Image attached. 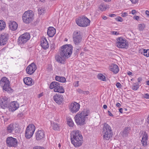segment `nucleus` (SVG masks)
Masks as SVG:
<instances>
[{
    "mask_svg": "<svg viewBox=\"0 0 149 149\" xmlns=\"http://www.w3.org/2000/svg\"><path fill=\"white\" fill-rule=\"evenodd\" d=\"M60 55L56 57L57 61L61 63H63L64 60L68 58L71 55L72 50V46L70 45H65L61 47Z\"/></svg>",
    "mask_w": 149,
    "mask_h": 149,
    "instance_id": "f257e3e1",
    "label": "nucleus"
},
{
    "mask_svg": "<svg viewBox=\"0 0 149 149\" xmlns=\"http://www.w3.org/2000/svg\"><path fill=\"white\" fill-rule=\"evenodd\" d=\"M70 140L72 144L76 147L80 146L83 143V136L78 130L72 131L70 134Z\"/></svg>",
    "mask_w": 149,
    "mask_h": 149,
    "instance_id": "f03ea898",
    "label": "nucleus"
},
{
    "mask_svg": "<svg viewBox=\"0 0 149 149\" xmlns=\"http://www.w3.org/2000/svg\"><path fill=\"white\" fill-rule=\"evenodd\" d=\"M89 113L88 110L84 109L81 113L79 112L77 113L74 117L77 124L80 125L85 124L86 116L88 115Z\"/></svg>",
    "mask_w": 149,
    "mask_h": 149,
    "instance_id": "7ed1b4c3",
    "label": "nucleus"
},
{
    "mask_svg": "<svg viewBox=\"0 0 149 149\" xmlns=\"http://www.w3.org/2000/svg\"><path fill=\"white\" fill-rule=\"evenodd\" d=\"M102 134L103 138L105 140H109L112 136V131L111 127L107 123L103 125Z\"/></svg>",
    "mask_w": 149,
    "mask_h": 149,
    "instance_id": "20e7f679",
    "label": "nucleus"
},
{
    "mask_svg": "<svg viewBox=\"0 0 149 149\" xmlns=\"http://www.w3.org/2000/svg\"><path fill=\"white\" fill-rule=\"evenodd\" d=\"M76 22L79 26L86 27L90 25V21L86 17L83 16L77 18Z\"/></svg>",
    "mask_w": 149,
    "mask_h": 149,
    "instance_id": "39448f33",
    "label": "nucleus"
},
{
    "mask_svg": "<svg viewBox=\"0 0 149 149\" xmlns=\"http://www.w3.org/2000/svg\"><path fill=\"white\" fill-rule=\"evenodd\" d=\"M33 14L31 10L25 11L22 15V19L26 23H29L33 20Z\"/></svg>",
    "mask_w": 149,
    "mask_h": 149,
    "instance_id": "423d86ee",
    "label": "nucleus"
},
{
    "mask_svg": "<svg viewBox=\"0 0 149 149\" xmlns=\"http://www.w3.org/2000/svg\"><path fill=\"white\" fill-rule=\"evenodd\" d=\"M29 33L26 32L21 35L18 38L17 42L19 45L26 43L30 38Z\"/></svg>",
    "mask_w": 149,
    "mask_h": 149,
    "instance_id": "0eeeda50",
    "label": "nucleus"
},
{
    "mask_svg": "<svg viewBox=\"0 0 149 149\" xmlns=\"http://www.w3.org/2000/svg\"><path fill=\"white\" fill-rule=\"evenodd\" d=\"M35 129V126L33 124L29 125L27 127L25 133V136L27 139H30L33 136Z\"/></svg>",
    "mask_w": 149,
    "mask_h": 149,
    "instance_id": "6e6552de",
    "label": "nucleus"
},
{
    "mask_svg": "<svg viewBox=\"0 0 149 149\" xmlns=\"http://www.w3.org/2000/svg\"><path fill=\"white\" fill-rule=\"evenodd\" d=\"M73 42L75 45H78L81 42L82 37L80 31H74L73 35Z\"/></svg>",
    "mask_w": 149,
    "mask_h": 149,
    "instance_id": "1a4fd4ad",
    "label": "nucleus"
},
{
    "mask_svg": "<svg viewBox=\"0 0 149 149\" xmlns=\"http://www.w3.org/2000/svg\"><path fill=\"white\" fill-rule=\"evenodd\" d=\"M117 40V42L116 43V45L117 47L121 48L128 47V44L126 40L122 37L118 38Z\"/></svg>",
    "mask_w": 149,
    "mask_h": 149,
    "instance_id": "9d476101",
    "label": "nucleus"
},
{
    "mask_svg": "<svg viewBox=\"0 0 149 149\" xmlns=\"http://www.w3.org/2000/svg\"><path fill=\"white\" fill-rule=\"evenodd\" d=\"M7 145L9 147H16L17 146V141L16 139L12 137H8L6 140Z\"/></svg>",
    "mask_w": 149,
    "mask_h": 149,
    "instance_id": "9b49d317",
    "label": "nucleus"
},
{
    "mask_svg": "<svg viewBox=\"0 0 149 149\" xmlns=\"http://www.w3.org/2000/svg\"><path fill=\"white\" fill-rule=\"evenodd\" d=\"M9 99L6 96L0 99V107L3 109L8 108L9 103Z\"/></svg>",
    "mask_w": 149,
    "mask_h": 149,
    "instance_id": "f8f14e48",
    "label": "nucleus"
},
{
    "mask_svg": "<svg viewBox=\"0 0 149 149\" xmlns=\"http://www.w3.org/2000/svg\"><path fill=\"white\" fill-rule=\"evenodd\" d=\"M80 105L76 102H74L71 104L69 106V109L72 113H76L78 111L80 108Z\"/></svg>",
    "mask_w": 149,
    "mask_h": 149,
    "instance_id": "ddd939ff",
    "label": "nucleus"
},
{
    "mask_svg": "<svg viewBox=\"0 0 149 149\" xmlns=\"http://www.w3.org/2000/svg\"><path fill=\"white\" fill-rule=\"evenodd\" d=\"M36 69V65L33 63L26 67V71L27 73L29 74H32L35 72Z\"/></svg>",
    "mask_w": 149,
    "mask_h": 149,
    "instance_id": "4468645a",
    "label": "nucleus"
},
{
    "mask_svg": "<svg viewBox=\"0 0 149 149\" xmlns=\"http://www.w3.org/2000/svg\"><path fill=\"white\" fill-rule=\"evenodd\" d=\"M17 128V125L16 124L11 123L7 127V132L9 133H16Z\"/></svg>",
    "mask_w": 149,
    "mask_h": 149,
    "instance_id": "2eb2a0df",
    "label": "nucleus"
},
{
    "mask_svg": "<svg viewBox=\"0 0 149 149\" xmlns=\"http://www.w3.org/2000/svg\"><path fill=\"white\" fill-rule=\"evenodd\" d=\"M35 135L37 141L43 140L45 136L44 132L43 130H38L36 132Z\"/></svg>",
    "mask_w": 149,
    "mask_h": 149,
    "instance_id": "dca6fc26",
    "label": "nucleus"
},
{
    "mask_svg": "<svg viewBox=\"0 0 149 149\" xmlns=\"http://www.w3.org/2000/svg\"><path fill=\"white\" fill-rule=\"evenodd\" d=\"M54 101L58 104H60L63 101V97L59 93L56 94L53 97Z\"/></svg>",
    "mask_w": 149,
    "mask_h": 149,
    "instance_id": "f3484780",
    "label": "nucleus"
},
{
    "mask_svg": "<svg viewBox=\"0 0 149 149\" xmlns=\"http://www.w3.org/2000/svg\"><path fill=\"white\" fill-rule=\"evenodd\" d=\"M8 39V35L7 34H3L0 35V45L6 44Z\"/></svg>",
    "mask_w": 149,
    "mask_h": 149,
    "instance_id": "a211bd4d",
    "label": "nucleus"
},
{
    "mask_svg": "<svg viewBox=\"0 0 149 149\" xmlns=\"http://www.w3.org/2000/svg\"><path fill=\"white\" fill-rule=\"evenodd\" d=\"M19 107V104L15 102H12L8 105V108L10 111H13L17 109Z\"/></svg>",
    "mask_w": 149,
    "mask_h": 149,
    "instance_id": "6ab92c4d",
    "label": "nucleus"
},
{
    "mask_svg": "<svg viewBox=\"0 0 149 149\" xmlns=\"http://www.w3.org/2000/svg\"><path fill=\"white\" fill-rule=\"evenodd\" d=\"M141 137H142L141 141L143 145L144 146H146L147 145L148 141V134L145 131H143L142 132Z\"/></svg>",
    "mask_w": 149,
    "mask_h": 149,
    "instance_id": "aec40b11",
    "label": "nucleus"
},
{
    "mask_svg": "<svg viewBox=\"0 0 149 149\" xmlns=\"http://www.w3.org/2000/svg\"><path fill=\"white\" fill-rule=\"evenodd\" d=\"M9 26L10 29L12 31H15L18 27L17 23L14 21H10L9 22Z\"/></svg>",
    "mask_w": 149,
    "mask_h": 149,
    "instance_id": "412c9836",
    "label": "nucleus"
},
{
    "mask_svg": "<svg viewBox=\"0 0 149 149\" xmlns=\"http://www.w3.org/2000/svg\"><path fill=\"white\" fill-rule=\"evenodd\" d=\"M41 46L44 49H46L48 48L49 45L45 38H43L41 41Z\"/></svg>",
    "mask_w": 149,
    "mask_h": 149,
    "instance_id": "4be33fe9",
    "label": "nucleus"
},
{
    "mask_svg": "<svg viewBox=\"0 0 149 149\" xmlns=\"http://www.w3.org/2000/svg\"><path fill=\"white\" fill-rule=\"evenodd\" d=\"M55 29L52 27H49L47 31V35L50 37L54 36L55 33Z\"/></svg>",
    "mask_w": 149,
    "mask_h": 149,
    "instance_id": "5701e85b",
    "label": "nucleus"
},
{
    "mask_svg": "<svg viewBox=\"0 0 149 149\" xmlns=\"http://www.w3.org/2000/svg\"><path fill=\"white\" fill-rule=\"evenodd\" d=\"M110 70L115 74L117 73L119 71L118 66L115 64H113L110 66Z\"/></svg>",
    "mask_w": 149,
    "mask_h": 149,
    "instance_id": "b1692460",
    "label": "nucleus"
},
{
    "mask_svg": "<svg viewBox=\"0 0 149 149\" xmlns=\"http://www.w3.org/2000/svg\"><path fill=\"white\" fill-rule=\"evenodd\" d=\"M23 81L24 83L27 85L31 86L34 84L32 79L29 77H26L24 78Z\"/></svg>",
    "mask_w": 149,
    "mask_h": 149,
    "instance_id": "393cba45",
    "label": "nucleus"
},
{
    "mask_svg": "<svg viewBox=\"0 0 149 149\" xmlns=\"http://www.w3.org/2000/svg\"><path fill=\"white\" fill-rule=\"evenodd\" d=\"M54 92L61 93H63L65 92L64 88L62 86H60V85H59L56 88H54Z\"/></svg>",
    "mask_w": 149,
    "mask_h": 149,
    "instance_id": "a878e982",
    "label": "nucleus"
},
{
    "mask_svg": "<svg viewBox=\"0 0 149 149\" xmlns=\"http://www.w3.org/2000/svg\"><path fill=\"white\" fill-rule=\"evenodd\" d=\"M2 87H3V90L7 92L10 91V90H12V89L10 87V83L9 84H5L4 85H3L2 86H1Z\"/></svg>",
    "mask_w": 149,
    "mask_h": 149,
    "instance_id": "bb28decb",
    "label": "nucleus"
},
{
    "mask_svg": "<svg viewBox=\"0 0 149 149\" xmlns=\"http://www.w3.org/2000/svg\"><path fill=\"white\" fill-rule=\"evenodd\" d=\"M10 81L8 78L6 77L2 78L0 81V85L1 86H2L3 85H4L5 84H9Z\"/></svg>",
    "mask_w": 149,
    "mask_h": 149,
    "instance_id": "cd10ccee",
    "label": "nucleus"
},
{
    "mask_svg": "<svg viewBox=\"0 0 149 149\" xmlns=\"http://www.w3.org/2000/svg\"><path fill=\"white\" fill-rule=\"evenodd\" d=\"M55 80L61 82H65L66 81L65 78L63 77L56 76L55 78Z\"/></svg>",
    "mask_w": 149,
    "mask_h": 149,
    "instance_id": "c85d7f7f",
    "label": "nucleus"
},
{
    "mask_svg": "<svg viewBox=\"0 0 149 149\" xmlns=\"http://www.w3.org/2000/svg\"><path fill=\"white\" fill-rule=\"evenodd\" d=\"M60 85L59 82L56 81H53L52 82L49 86V88L51 89L56 88L57 86Z\"/></svg>",
    "mask_w": 149,
    "mask_h": 149,
    "instance_id": "c756f323",
    "label": "nucleus"
},
{
    "mask_svg": "<svg viewBox=\"0 0 149 149\" xmlns=\"http://www.w3.org/2000/svg\"><path fill=\"white\" fill-rule=\"evenodd\" d=\"M130 128L129 127H126L123 132V137H126L128 136V134L130 131Z\"/></svg>",
    "mask_w": 149,
    "mask_h": 149,
    "instance_id": "7c9ffc66",
    "label": "nucleus"
},
{
    "mask_svg": "<svg viewBox=\"0 0 149 149\" xmlns=\"http://www.w3.org/2000/svg\"><path fill=\"white\" fill-rule=\"evenodd\" d=\"M107 8V6L105 5L103 3H101L99 7V10L102 11L105 10Z\"/></svg>",
    "mask_w": 149,
    "mask_h": 149,
    "instance_id": "2f4dec72",
    "label": "nucleus"
},
{
    "mask_svg": "<svg viewBox=\"0 0 149 149\" xmlns=\"http://www.w3.org/2000/svg\"><path fill=\"white\" fill-rule=\"evenodd\" d=\"M6 27L5 22L2 20H0V31L4 29Z\"/></svg>",
    "mask_w": 149,
    "mask_h": 149,
    "instance_id": "473e14b6",
    "label": "nucleus"
},
{
    "mask_svg": "<svg viewBox=\"0 0 149 149\" xmlns=\"http://www.w3.org/2000/svg\"><path fill=\"white\" fill-rule=\"evenodd\" d=\"M67 124L70 127H73L74 125V123L72 120L70 118H68L67 119Z\"/></svg>",
    "mask_w": 149,
    "mask_h": 149,
    "instance_id": "72a5a7b5",
    "label": "nucleus"
},
{
    "mask_svg": "<svg viewBox=\"0 0 149 149\" xmlns=\"http://www.w3.org/2000/svg\"><path fill=\"white\" fill-rule=\"evenodd\" d=\"M97 77L99 79L102 81H106L105 77L102 74H99L97 76Z\"/></svg>",
    "mask_w": 149,
    "mask_h": 149,
    "instance_id": "f704fd0d",
    "label": "nucleus"
},
{
    "mask_svg": "<svg viewBox=\"0 0 149 149\" xmlns=\"http://www.w3.org/2000/svg\"><path fill=\"white\" fill-rule=\"evenodd\" d=\"M139 84L136 83H134L132 85V89L134 91L137 90L139 88Z\"/></svg>",
    "mask_w": 149,
    "mask_h": 149,
    "instance_id": "c9c22d12",
    "label": "nucleus"
},
{
    "mask_svg": "<svg viewBox=\"0 0 149 149\" xmlns=\"http://www.w3.org/2000/svg\"><path fill=\"white\" fill-rule=\"evenodd\" d=\"M146 25L144 24H139L138 25V29L140 31H143L145 28Z\"/></svg>",
    "mask_w": 149,
    "mask_h": 149,
    "instance_id": "e433bc0d",
    "label": "nucleus"
},
{
    "mask_svg": "<svg viewBox=\"0 0 149 149\" xmlns=\"http://www.w3.org/2000/svg\"><path fill=\"white\" fill-rule=\"evenodd\" d=\"M53 129L55 130H58L59 129L58 125L56 123H54L52 125Z\"/></svg>",
    "mask_w": 149,
    "mask_h": 149,
    "instance_id": "4c0bfd02",
    "label": "nucleus"
},
{
    "mask_svg": "<svg viewBox=\"0 0 149 149\" xmlns=\"http://www.w3.org/2000/svg\"><path fill=\"white\" fill-rule=\"evenodd\" d=\"M143 54L147 57L149 56V49H143Z\"/></svg>",
    "mask_w": 149,
    "mask_h": 149,
    "instance_id": "58836bf2",
    "label": "nucleus"
},
{
    "mask_svg": "<svg viewBox=\"0 0 149 149\" xmlns=\"http://www.w3.org/2000/svg\"><path fill=\"white\" fill-rule=\"evenodd\" d=\"M38 10L39 14L40 15H41L43 13H44V11H45V9L44 8L42 7L41 8L39 9Z\"/></svg>",
    "mask_w": 149,
    "mask_h": 149,
    "instance_id": "ea45409f",
    "label": "nucleus"
},
{
    "mask_svg": "<svg viewBox=\"0 0 149 149\" xmlns=\"http://www.w3.org/2000/svg\"><path fill=\"white\" fill-rule=\"evenodd\" d=\"M115 19L116 21H118L122 22L123 21V18L120 17H118Z\"/></svg>",
    "mask_w": 149,
    "mask_h": 149,
    "instance_id": "a19ab883",
    "label": "nucleus"
},
{
    "mask_svg": "<svg viewBox=\"0 0 149 149\" xmlns=\"http://www.w3.org/2000/svg\"><path fill=\"white\" fill-rule=\"evenodd\" d=\"M33 149H45L44 148L40 146H36L33 148Z\"/></svg>",
    "mask_w": 149,
    "mask_h": 149,
    "instance_id": "79ce46f5",
    "label": "nucleus"
},
{
    "mask_svg": "<svg viewBox=\"0 0 149 149\" xmlns=\"http://www.w3.org/2000/svg\"><path fill=\"white\" fill-rule=\"evenodd\" d=\"M116 86L118 88H120L121 87V84L119 82H117L116 84Z\"/></svg>",
    "mask_w": 149,
    "mask_h": 149,
    "instance_id": "37998d69",
    "label": "nucleus"
},
{
    "mask_svg": "<svg viewBox=\"0 0 149 149\" xmlns=\"http://www.w3.org/2000/svg\"><path fill=\"white\" fill-rule=\"evenodd\" d=\"M111 33L115 35H118L119 34V33L118 32L115 31H111Z\"/></svg>",
    "mask_w": 149,
    "mask_h": 149,
    "instance_id": "c03bdc74",
    "label": "nucleus"
},
{
    "mask_svg": "<svg viewBox=\"0 0 149 149\" xmlns=\"http://www.w3.org/2000/svg\"><path fill=\"white\" fill-rule=\"evenodd\" d=\"M133 3L135 4L139 2V0H130Z\"/></svg>",
    "mask_w": 149,
    "mask_h": 149,
    "instance_id": "a18cd8bd",
    "label": "nucleus"
},
{
    "mask_svg": "<svg viewBox=\"0 0 149 149\" xmlns=\"http://www.w3.org/2000/svg\"><path fill=\"white\" fill-rule=\"evenodd\" d=\"M83 91L79 88H78L77 90V91L80 94H83Z\"/></svg>",
    "mask_w": 149,
    "mask_h": 149,
    "instance_id": "49530a36",
    "label": "nucleus"
},
{
    "mask_svg": "<svg viewBox=\"0 0 149 149\" xmlns=\"http://www.w3.org/2000/svg\"><path fill=\"white\" fill-rule=\"evenodd\" d=\"M144 97L147 99H149V95L148 93H146L145 94Z\"/></svg>",
    "mask_w": 149,
    "mask_h": 149,
    "instance_id": "de8ad7c7",
    "label": "nucleus"
},
{
    "mask_svg": "<svg viewBox=\"0 0 149 149\" xmlns=\"http://www.w3.org/2000/svg\"><path fill=\"white\" fill-rule=\"evenodd\" d=\"M128 15L127 13H123L121 15V16L123 17H125L126 16H127Z\"/></svg>",
    "mask_w": 149,
    "mask_h": 149,
    "instance_id": "09e8293b",
    "label": "nucleus"
},
{
    "mask_svg": "<svg viewBox=\"0 0 149 149\" xmlns=\"http://www.w3.org/2000/svg\"><path fill=\"white\" fill-rule=\"evenodd\" d=\"M89 92L88 91H83V93L84 95H86L89 94Z\"/></svg>",
    "mask_w": 149,
    "mask_h": 149,
    "instance_id": "8fccbe9b",
    "label": "nucleus"
},
{
    "mask_svg": "<svg viewBox=\"0 0 149 149\" xmlns=\"http://www.w3.org/2000/svg\"><path fill=\"white\" fill-rule=\"evenodd\" d=\"M134 19H136L137 20H138L139 19V17L138 16H134Z\"/></svg>",
    "mask_w": 149,
    "mask_h": 149,
    "instance_id": "3c124183",
    "label": "nucleus"
},
{
    "mask_svg": "<svg viewBox=\"0 0 149 149\" xmlns=\"http://www.w3.org/2000/svg\"><path fill=\"white\" fill-rule=\"evenodd\" d=\"M108 113L109 115V116H113V115L111 113V112L109 111H108Z\"/></svg>",
    "mask_w": 149,
    "mask_h": 149,
    "instance_id": "603ef678",
    "label": "nucleus"
},
{
    "mask_svg": "<svg viewBox=\"0 0 149 149\" xmlns=\"http://www.w3.org/2000/svg\"><path fill=\"white\" fill-rule=\"evenodd\" d=\"M136 13V10H133L132 11V13L133 15H134Z\"/></svg>",
    "mask_w": 149,
    "mask_h": 149,
    "instance_id": "864d4df0",
    "label": "nucleus"
},
{
    "mask_svg": "<svg viewBox=\"0 0 149 149\" xmlns=\"http://www.w3.org/2000/svg\"><path fill=\"white\" fill-rule=\"evenodd\" d=\"M145 13L147 15L149 16V11L147 10H146L145 11Z\"/></svg>",
    "mask_w": 149,
    "mask_h": 149,
    "instance_id": "5fc2aeb1",
    "label": "nucleus"
},
{
    "mask_svg": "<svg viewBox=\"0 0 149 149\" xmlns=\"http://www.w3.org/2000/svg\"><path fill=\"white\" fill-rule=\"evenodd\" d=\"M109 16L111 17H114L116 16V15L114 14H112L110 15Z\"/></svg>",
    "mask_w": 149,
    "mask_h": 149,
    "instance_id": "6e6d98bb",
    "label": "nucleus"
},
{
    "mask_svg": "<svg viewBox=\"0 0 149 149\" xmlns=\"http://www.w3.org/2000/svg\"><path fill=\"white\" fill-rule=\"evenodd\" d=\"M121 105L119 103H118L116 104V106L118 107H119L121 106Z\"/></svg>",
    "mask_w": 149,
    "mask_h": 149,
    "instance_id": "4d7b16f0",
    "label": "nucleus"
},
{
    "mask_svg": "<svg viewBox=\"0 0 149 149\" xmlns=\"http://www.w3.org/2000/svg\"><path fill=\"white\" fill-rule=\"evenodd\" d=\"M138 81L139 82H140L142 81V78L139 77L138 78Z\"/></svg>",
    "mask_w": 149,
    "mask_h": 149,
    "instance_id": "13d9d810",
    "label": "nucleus"
},
{
    "mask_svg": "<svg viewBox=\"0 0 149 149\" xmlns=\"http://www.w3.org/2000/svg\"><path fill=\"white\" fill-rule=\"evenodd\" d=\"M102 18L104 20H106L107 19V17L106 16H104L102 17Z\"/></svg>",
    "mask_w": 149,
    "mask_h": 149,
    "instance_id": "bf43d9fd",
    "label": "nucleus"
},
{
    "mask_svg": "<svg viewBox=\"0 0 149 149\" xmlns=\"http://www.w3.org/2000/svg\"><path fill=\"white\" fill-rule=\"evenodd\" d=\"M123 109L122 108H120V109H119V111L120 113H123Z\"/></svg>",
    "mask_w": 149,
    "mask_h": 149,
    "instance_id": "052dcab7",
    "label": "nucleus"
},
{
    "mask_svg": "<svg viewBox=\"0 0 149 149\" xmlns=\"http://www.w3.org/2000/svg\"><path fill=\"white\" fill-rule=\"evenodd\" d=\"M42 95H42V93H40V94L38 95V97L39 98H40L42 96Z\"/></svg>",
    "mask_w": 149,
    "mask_h": 149,
    "instance_id": "680f3d73",
    "label": "nucleus"
},
{
    "mask_svg": "<svg viewBox=\"0 0 149 149\" xmlns=\"http://www.w3.org/2000/svg\"><path fill=\"white\" fill-rule=\"evenodd\" d=\"M106 2H110L111 0H103Z\"/></svg>",
    "mask_w": 149,
    "mask_h": 149,
    "instance_id": "e2e57ef3",
    "label": "nucleus"
},
{
    "mask_svg": "<svg viewBox=\"0 0 149 149\" xmlns=\"http://www.w3.org/2000/svg\"><path fill=\"white\" fill-rule=\"evenodd\" d=\"M127 74L129 75H131L132 74V73L129 71L127 72Z\"/></svg>",
    "mask_w": 149,
    "mask_h": 149,
    "instance_id": "0e129e2a",
    "label": "nucleus"
},
{
    "mask_svg": "<svg viewBox=\"0 0 149 149\" xmlns=\"http://www.w3.org/2000/svg\"><path fill=\"white\" fill-rule=\"evenodd\" d=\"M103 107L104 109H106L107 108V106L106 105H104Z\"/></svg>",
    "mask_w": 149,
    "mask_h": 149,
    "instance_id": "69168bd1",
    "label": "nucleus"
},
{
    "mask_svg": "<svg viewBox=\"0 0 149 149\" xmlns=\"http://www.w3.org/2000/svg\"><path fill=\"white\" fill-rule=\"evenodd\" d=\"M79 81H77V85H75V86H79V85H78V84H79Z\"/></svg>",
    "mask_w": 149,
    "mask_h": 149,
    "instance_id": "338daca9",
    "label": "nucleus"
},
{
    "mask_svg": "<svg viewBox=\"0 0 149 149\" xmlns=\"http://www.w3.org/2000/svg\"><path fill=\"white\" fill-rule=\"evenodd\" d=\"M147 119H148V124H149V116H148V117L147 118Z\"/></svg>",
    "mask_w": 149,
    "mask_h": 149,
    "instance_id": "774afa93",
    "label": "nucleus"
}]
</instances>
